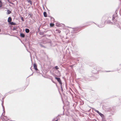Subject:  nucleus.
Instances as JSON below:
<instances>
[{
  "instance_id": "obj_14",
  "label": "nucleus",
  "mask_w": 121,
  "mask_h": 121,
  "mask_svg": "<svg viewBox=\"0 0 121 121\" xmlns=\"http://www.w3.org/2000/svg\"><path fill=\"white\" fill-rule=\"evenodd\" d=\"M2 3L1 1H0V7H1L2 6Z\"/></svg>"
},
{
  "instance_id": "obj_8",
  "label": "nucleus",
  "mask_w": 121,
  "mask_h": 121,
  "mask_svg": "<svg viewBox=\"0 0 121 121\" xmlns=\"http://www.w3.org/2000/svg\"><path fill=\"white\" fill-rule=\"evenodd\" d=\"M25 31L26 33H28L30 31V30L28 29H26L25 30Z\"/></svg>"
},
{
  "instance_id": "obj_22",
  "label": "nucleus",
  "mask_w": 121,
  "mask_h": 121,
  "mask_svg": "<svg viewBox=\"0 0 121 121\" xmlns=\"http://www.w3.org/2000/svg\"><path fill=\"white\" fill-rule=\"evenodd\" d=\"M4 113V112L2 113V115H3V114Z\"/></svg>"
},
{
  "instance_id": "obj_25",
  "label": "nucleus",
  "mask_w": 121,
  "mask_h": 121,
  "mask_svg": "<svg viewBox=\"0 0 121 121\" xmlns=\"http://www.w3.org/2000/svg\"><path fill=\"white\" fill-rule=\"evenodd\" d=\"M0 1H1V0H0Z\"/></svg>"
},
{
  "instance_id": "obj_19",
  "label": "nucleus",
  "mask_w": 121,
  "mask_h": 121,
  "mask_svg": "<svg viewBox=\"0 0 121 121\" xmlns=\"http://www.w3.org/2000/svg\"><path fill=\"white\" fill-rule=\"evenodd\" d=\"M61 89H62V91H63V90L62 89V86H61Z\"/></svg>"
},
{
  "instance_id": "obj_7",
  "label": "nucleus",
  "mask_w": 121,
  "mask_h": 121,
  "mask_svg": "<svg viewBox=\"0 0 121 121\" xmlns=\"http://www.w3.org/2000/svg\"><path fill=\"white\" fill-rule=\"evenodd\" d=\"M56 32L58 33H60L61 32L60 30L58 29H56Z\"/></svg>"
},
{
  "instance_id": "obj_4",
  "label": "nucleus",
  "mask_w": 121,
  "mask_h": 121,
  "mask_svg": "<svg viewBox=\"0 0 121 121\" xmlns=\"http://www.w3.org/2000/svg\"><path fill=\"white\" fill-rule=\"evenodd\" d=\"M56 26L58 27H60L61 25L59 22H57L56 24Z\"/></svg>"
},
{
  "instance_id": "obj_16",
  "label": "nucleus",
  "mask_w": 121,
  "mask_h": 121,
  "mask_svg": "<svg viewBox=\"0 0 121 121\" xmlns=\"http://www.w3.org/2000/svg\"><path fill=\"white\" fill-rule=\"evenodd\" d=\"M3 102H2V106L3 107V110L4 111V107L3 105Z\"/></svg>"
},
{
  "instance_id": "obj_2",
  "label": "nucleus",
  "mask_w": 121,
  "mask_h": 121,
  "mask_svg": "<svg viewBox=\"0 0 121 121\" xmlns=\"http://www.w3.org/2000/svg\"><path fill=\"white\" fill-rule=\"evenodd\" d=\"M95 111L97 112L102 117H104V115L102 114L101 113L99 112V111L98 110H95Z\"/></svg>"
},
{
  "instance_id": "obj_17",
  "label": "nucleus",
  "mask_w": 121,
  "mask_h": 121,
  "mask_svg": "<svg viewBox=\"0 0 121 121\" xmlns=\"http://www.w3.org/2000/svg\"><path fill=\"white\" fill-rule=\"evenodd\" d=\"M116 23L115 22H113V24H116Z\"/></svg>"
},
{
  "instance_id": "obj_15",
  "label": "nucleus",
  "mask_w": 121,
  "mask_h": 121,
  "mask_svg": "<svg viewBox=\"0 0 121 121\" xmlns=\"http://www.w3.org/2000/svg\"><path fill=\"white\" fill-rule=\"evenodd\" d=\"M55 68L56 69H59V68L57 66H56L55 67Z\"/></svg>"
},
{
  "instance_id": "obj_6",
  "label": "nucleus",
  "mask_w": 121,
  "mask_h": 121,
  "mask_svg": "<svg viewBox=\"0 0 121 121\" xmlns=\"http://www.w3.org/2000/svg\"><path fill=\"white\" fill-rule=\"evenodd\" d=\"M12 19L11 17H9L8 20V22H10L11 21Z\"/></svg>"
},
{
  "instance_id": "obj_12",
  "label": "nucleus",
  "mask_w": 121,
  "mask_h": 121,
  "mask_svg": "<svg viewBox=\"0 0 121 121\" xmlns=\"http://www.w3.org/2000/svg\"><path fill=\"white\" fill-rule=\"evenodd\" d=\"M7 12L8 13L7 14H10L11 13V12L9 10H8L7 11Z\"/></svg>"
},
{
  "instance_id": "obj_9",
  "label": "nucleus",
  "mask_w": 121,
  "mask_h": 121,
  "mask_svg": "<svg viewBox=\"0 0 121 121\" xmlns=\"http://www.w3.org/2000/svg\"><path fill=\"white\" fill-rule=\"evenodd\" d=\"M43 15L44 17H47V13L46 12H44Z\"/></svg>"
},
{
  "instance_id": "obj_21",
  "label": "nucleus",
  "mask_w": 121,
  "mask_h": 121,
  "mask_svg": "<svg viewBox=\"0 0 121 121\" xmlns=\"http://www.w3.org/2000/svg\"><path fill=\"white\" fill-rule=\"evenodd\" d=\"M4 121H7V120H5Z\"/></svg>"
},
{
  "instance_id": "obj_5",
  "label": "nucleus",
  "mask_w": 121,
  "mask_h": 121,
  "mask_svg": "<svg viewBox=\"0 0 121 121\" xmlns=\"http://www.w3.org/2000/svg\"><path fill=\"white\" fill-rule=\"evenodd\" d=\"M34 67L35 70H38L37 66L35 64H34Z\"/></svg>"
},
{
  "instance_id": "obj_3",
  "label": "nucleus",
  "mask_w": 121,
  "mask_h": 121,
  "mask_svg": "<svg viewBox=\"0 0 121 121\" xmlns=\"http://www.w3.org/2000/svg\"><path fill=\"white\" fill-rule=\"evenodd\" d=\"M116 16H117V14H116ZM116 16H115V15H113V17H112V21H115V22H117V21H116V20H115L114 19H115V17Z\"/></svg>"
},
{
  "instance_id": "obj_20",
  "label": "nucleus",
  "mask_w": 121,
  "mask_h": 121,
  "mask_svg": "<svg viewBox=\"0 0 121 121\" xmlns=\"http://www.w3.org/2000/svg\"><path fill=\"white\" fill-rule=\"evenodd\" d=\"M58 121V119H57V120H55V121Z\"/></svg>"
},
{
  "instance_id": "obj_18",
  "label": "nucleus",
  "mask_w": 121,
  "mask_h": 121,
  "mask_svg": "<svg viewBox=\"0 0 121 121\" xmlns=\"http://www.w3.org/2000/svg\"><path fill=\"white\" fill-rule=\"evenodd\" d=\"M4 117L5 118H4L5 119H6V120L7 119V117Z\"/></svg>"
},
{
  "instance_id": "obj_24",
  "label": "nucleus",
  "mask_w": 121,
  "mask_h": 121,
  "mask_svg": "<svg viewBox=\"0 0 121 121\" xmlns=\"http://www.w3.org/2000/svg\"><path fill=\"white\" fill-rule=\"evenodd\" d=\"M60 74L59 75V76H60Z\"/></svg>"
},
{
  "instance_id": "obj_1",
  "label": "nucleus",
  "mask_w": 121,
  "mask_h": 121,
  "mask_svg": "<svg viewBox=\"0 0 121 121\" xmlns=\"http://www.w3.org/2000/svg\"><path fill=\"white\" fill-rule=\"evenodd\" d=\"M57 80L58 82L61 85H62V82L61 81L60 79L59 78H57L56 77L55 78Z\"/></svg>"
},
{
  "instance_id": "obj_11",
  "label": "nucleus",
  "mask_w": 121,
  "mask_h": 121,
  "mask_svg": "<svg viewBox=\"0 0 121 121\" xmlns=\"http://www.w3.org/2000/svg\"><path fill=\"white\" fill-rule=\"evenodd\" d=\"M54 24L53 23H51L50 24V26L51 27L53 26H54Z\"/></svg>"
},
{
  "instance_id": "obj_10",
  "label": "nucleus",
  "mask_w": 121,
  "mask_h": 121,
  "mask_svg": "<svg viewBox=\"0 0 121 121\" xmlns=\"http://www.w3.org/2000/svg\"><path fill=\"white\" fill-rule=\"evenodd\" d=\"M20 36L22 37H24L25 36V35L21 33L20 34Z\"/></svg>"
},
{
  "instance_id": "obj_13",
  "label": "nucleus",
  "mask_w": 121,
  "mask_h": 121,
  "mask_svg": "<svg viewBox=\"0 0 121 121\" xmlns=\"http://www.w3.org/2000/svg\"><path fill=\"white\" fill-rule=\"evenodd\" d=\"M28 3H30L31 4V1L30 0H28Z\"/></svg>"
},
{
  "instance_id": "obj_23",
  "label": "nucleus",
  "mask_w": 121,
  "mask_h": 121,
  "mask_svg": "<svg viewBox=\"0 0 121 121\" xmlns=\"http://www.w3.org/2000/svg\"><path fill=\"white\" fill-rule=\"evenodd\" d=\"M22 21H23V20H22Z\"/></svg>"
}]
</instances>
